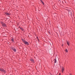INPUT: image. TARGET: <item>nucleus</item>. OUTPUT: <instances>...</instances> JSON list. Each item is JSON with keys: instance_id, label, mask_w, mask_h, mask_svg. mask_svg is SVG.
Instances as JSON below:
<instances>
[{"instance_id": "nucleus-14", "label": "nucleus", "mask_w": 75, "mask_h": 75, "mask_svg": "<svg viewBox=\"0 0 75 75\" xmlns=\"http://www.w3.org/2000/svg\"><path fill=\"white\" fill-rule=\"evenodd\" d=\"M65 51L66 52H68V50H67V49H66V50H65Z\"/></svg>"}, {"instance_id": "nucleus-9", "label": "nucleus", "mask_w": 75, "mask_h": 75, "mask_svg": "<svg viewBox=\"0 0 75 75\" xmlns=\"http://www.w3.org/2000/svg\"><path fill=\"white\" fill-rule=\"evenodd\" d=\"M54 63H57V60H56V59H54Z\"/></svg>"}, {"instance_id": "nucleus-20", "label": "nucleus", "mask_w": 75, "mask_h": 75, "mask_svg": "<svg viewBox=\"0 0 75 75\" xmlns=\"http://www.w3.org/2000/svg\"><path fill=\"white\" fill-rule=\"evenodd\" d=\"M59 1H60V0H59Z\"/></svg>"}, {"instance_id": "nucleus-4", "label": "nucleus", "mask_w": 75, "mask_h": 75, "mask_svg": "<svg viewBox=\"0 0 75 75\" xmlns=\"http://www.w3.org/2000/svg\"><path fill=\"white\" fill-rule=\"evenodd\" d=\"M62 73H63L64 71V67H62Z\"/></svg>"}, {"instance_id": "nucleus-2", "label": "nucleus", "mask_w": 75, "mask_h": 75, "mask_svg": "<svg viewBox=\"0 0 75 75\" xmlns=\"http://www.w3.org/2000/svg\"><path fill=\"white\" fill-rule=\"evenodd\" d=\"M24 43L25 44V45H29V43H28V42L25 41L24 42Z\"/></svg>"}, {"instance_id": "nucleus-8", "label": "nucleus", "mask_w": 75, "mask_h": 75, "mask_svg": "<svg viewBox=\"0 0 75 75\" xmlns=\"http://www.w3.org/2000/svg\"><path fill=\"white\" fill-rule=\"evenodd\" d=\"M35 40L37 41V40H38V41H39V40L38 39V37H37V38L35 39Z\"/></svg>"}, {"instance_id": "nucleus-1", "label": "nucleus", "mask_w": 75, "mask_h": 75, "mask_svg": "<svg viewBox=\"0 0 75 75\" xmlns=\"http://www.w3.org/2000/svg\"><path fill=\"white\" fill-rule=\"evenodd\" d=\"M0 71L2 72H4V73H6V71L4 69H0Z\"/></svg>"}, {"instance_id": "nucleus-10", "label": "nucleus", "mask_w": 75, "mask_h": 75, "mask_svg": "<svg viewBox=\"0 0 75 75\" xmlns=\"http://www.w3.org/2000/svg\"><path fill=\"white\" fill-rule=\"evenodd\" d=\"M30 60L32 61V62H34V60L32 59H31Z\"/></svg>"}, {"instance_id": "nucleus-6", "label": "nucleus", "mask_w": 75, "mask_h": 75, "mask_svg": "<svg viewBox=\"0 0 75 75\" xmlns=\"http://www.w3.org/2000/svg\"><path fill=\"white\" fill-rule=\"evenodd\" d=\"M3 27H6V25L5 24V23H4L2 25Z\"/></svg>"}, {"instance_id": "nucleus-7", "label": "nucleus", "mask_w": 75, "mask_h": 75, "mask_svg": "<svg viewBox=\"0 0 75 75\" xmlns=\"http://www.w3.org/2000/svg\"><path fill=\"white\" fill-rule=\"evenodd\" d=\"M13 50L14 52H16V50L15 49H13Z\"/></svg>"}, {"instance_id": "nucleus-16", "label": "nucleus", "mask_w": 75, "mask_h": 75, "mask_svg": "<svg viewBox=\"0 0 75 75\" xmlns=\"http://www.w3.org/2000/svg\"><path fill=\"white\" fill-rule=\"evenodd\" d=\"M1 24H2V25H3L4 23H3V22H1Z\"/></svg>"}, {"instance_id": "nucleus-18", "label": "nucleus", "mask_w": 75, "mask_h": 75, "mask_svg": "<svg viewBox=\"0 0 75 75\" xmlns=\"http://www.w3.org/2000/svg\"><path fill=\"white\" fill-rule=\"evenodd\" d=\"M69 75H72V74H69Z\"/></svg>"}, {"instance_id": "nucleus-17", "label": "nucleus", "mask_w": 75, "mask_h": 75, "mask_svg": "<svg viewBox=\"0 0 75 75\" xmlns=\"http://www.w3.org/2000/svg\"><path fill=\"white\" fill-rule=\"evenodd\" d=\"M21 29L22 30V31H23L24 30V29L22 28H21Z\"/></svg>"}, {"instance_id": "nucleus-19", "label": "nucleus", "mask_w": 75, "mask_h": 75, "mask_svg": "<svg viewBox=\"0 0 75 75\" xmlns=\"http://www.w3.org/2000/svg\"><path fill=\"white\" fill-rule=\"evenodd\" d=\"M64 45H63V44H62V46H63Z\"/></svg>"}, {"instance_id": "nucleus-11", "label": "nucleus", "mask_w": 75, "mask_h": 75, "mask_svg": "<svg viewBox=\"0 0 75 75\" xmlns=\"http://www.w3.org/2000/svg\"><path fill=\"white\" fill-rule=\"evenodd\" d=\"M22 41H23V42H24H24L25 41L23 39H22Z\"/></svg>"}, {"instance_id": "nucleus-5", "label": "nucleus", "mask_w": 75, "mask_h": 75, "mask_svg": "<svg viewBox=\"0 0 75 75\" xmlns=\"http://www.w3.org/2000/svg\"><path fill=\"white\" fill-rule=\"evenodd\" d=\"M69 14H70V16H72V12H71V11L69 12Z\"/></svg>"}, {"instance_id": "nucleus-13", "label": "nucleus", "mask_w": 75, "mask_h": 75, "mask_svg": "<svg viewBox=\"0 0 75 75\" xmlns=\"http://www.w3.org/2000/svg\"><path fill=\"white\" fill-rule=\"evenodd\" d=\"M40 1L43 4H44V3H43V2L42 1V0H40Z\"/></svg>"}, {"instance_id": "nucleus-3", "label": "nucleus", "mask_w": 75, "mask_h": 75, "mask_svg": "<svg viewBox=\"0 0 75 75\" xmlns=\"http://www.w3.org/2000/svg\"><path fill=\"white\" fill-rule=\"evenodd\" d=\"M66 42L67 45H68L69 46V43L70 42H69V41H68L67 40Z\"/></svg>"}, {"instance_id": "nucleus-12", "label": "nucleus", "mask_w": 75, "mask_h": 75, "mask_svg": "<svg viewBox=\"0 0 75 75\" xmlns=\"http://www.w3.org/2000/svg\"><path fill=\"white\" fill-rule=\"evenodd\" d=\"M11 41H12V42H14V38H13L11 39Z\"/></svg>"}, {"instance_id": "nucleus-15", "label": "nucleus", "mask_w": 75, "mask_h": 75, "mask_svg": "<svg viewBox=\"0 0 75 75\" xmlns=\"http://www.w3.org/2000/svg\"><path fill=\"white\" fill-rule=\"evenodd\" d=\"M6 15H9V13H6Z\"/></svg>"}]
</instances>
